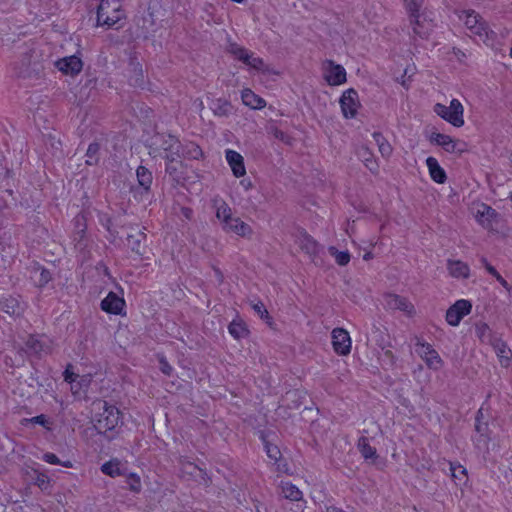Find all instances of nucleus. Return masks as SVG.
<instances>
[{"instance_id": "1", "label": "nucleus", "mask_w": 512, "mask_h": 512, "mask_svg": "<svg viewBox=\"0 0 512 512\" xmlns=\"http://www.w3.org/2000/svg\"><path fill=\"white\" fill-rule=\"evenodd\" d=\"M149 155L153 158L168 159L180 154L181 143L173 135L157 133L149 139Z\"/></svg>"}, {"instance_id": "2", "label": "nucleus", "mask_w": 512, "mask_h": 512, "mask_svg": "<svg viewBox=\"0 0 512 512\" xmlns=\"http://www.w3.org/2000/svg\"><path fill=\"white\" fill-rule=\"evenodd\" d=\"M125 19V12L119 0H101L97 8V26L106 29H119L118 25Z\"/></svg>"}, {"instance_id": "3", "label": "nucleus", "mask_w": 512, "mask_h": 512, "mask_svg": "<svg viewBox=\"0 0 512 512\" xmlns=\"http://www.w3.org/2000/svg\"><path fill=\"white\" fill-rule=\"evenodd\" d=\"M99 413L95 416L94 427L99 433H106L113 430L120 423V411L114 405L106 401L95 403Z\"/></svg>"}, {"instance_id": "4", "label": "nucleus", "mask_w": 512, "mask_h": 512, "mask_svg": "<svg viewBox=\"0 0 512 512\" xmlns=\"http://www.w3.org/2000/svg\"><path fill=\"white\" fill-rule=\"evenodd\" d=\"M35 52L25 53L21 60L15 63V75L23 79L38 78L44 70L43 63L34 55Z\"/></svg>"}, {"instance_id": "5", "label": "nucleus", "mask_w": 512, "mask_h": 512, "mask_svg": "<svg viewBox=\"0 0 512 512\" xmlns=\"http://www.w3.org/2000/svg\"><path fill=\"white\" fill-rule=\"evenodd\" d=\"M433 111L454 127H462L465 123L464 107L458 99H452L449 106L436 103Z\"/></svg>"}, {"instance_id": "6", "label": "nucleus", "mask_w": 512, "mask_h": 512, "mask_svg": "<svg viewBox=\"0 0 512 512\" xmlns=\"http://www.w3.org/2000/svg\"><path fill=\"white\" fill-rule=\"evenodd\" d=\"M472 304L470 301L457 300L446 312V321L451 326H458L464 316L471 312Z\"/></svg>"}, {"instance_id": "7", "label": "nucleus", "mask_w": 512, "mask_h": 512, "mask_svg": "<svg viewBox=\"0 0 512 512\" xmlns=\"http://www.w3.org/2000/svg\"><path fill=\"white\" fill-rule=\"evenodd\" d=\"M339 102L345 118H353L356 116L360 103L358 93L355 89L350 88L344 91Z\"/></svg>"}, {"instance_id": "8", "label": "nucleus", "mask_w": 512, "mask_h": 512, "mask_svg": "<svg viewBox=\"0 0 512 512\" xmlns=\"http://www.w3.org/2000/svg\"><path fill=\"white\" fill-rule=\"evenodd\" d=\"M332 346L334 351L342 356H346L351 352V338L343 328H335L331 332Z\"/></svg>"}, {"instance_id": "9", "label": "nucleus", "mask_w": 512, "mask_h": 512, "mask_svg": "<svg viewBox=\"0 0 512 512\" xmlns=\"http://www.w3.org/2000/svg\"><path fill=\"white\" fill-rule=\"evenodd\" d=\"M324 71V78L329 85L337 86L346 82V71L344 67L336 64L334 61H325Z\"/></svg>"}, {"instance_id": "10", "label": "nucleus", "mask_w": 512, "mask_h": 512, "mask_svg": "<svg viewBox=\"0 0 512 512\" xmlns=\"http://www.w3.org/2000/svg\"><path fill=\"white\" fill-rule=\"evenodd\" d=\"M416 352L426 362L429 368L437 370L441 367L442 360L438 352L433 349L429 343L418 341L416 344Z\"/></svg>"}, {"instance_id": "11", "label": "nucleus", "mask_w": 512, "mask_h": 512, "mask_svg": "<svg viewBox=\"0 0 512 512\" xmlns=\"http://www.w3.org/2000/svg\"><path fill=\"white\" fill-rule=\"evenodd\" d=\"M430 141L438 146H441L446 152L449 153H462L465 151L464 144L458 140L453 139L451 136L442 133H433Z\"/></svg>"}, {"instance_id": "12", "label": "nucleus", "mask_w": 512, "mask_h": 512, "mask_svg": "<svg viewBox=\"0 0 512 512\" xmlns=\"http://www.w3.org/2000/svg\"><path fill=\"white\" fill-rule=\"evenodd\" d=\"M165 172L177 184L184 180V166L181 161V154L172 156L165 160Z\"/></svg>"}, {"instance_id": "13", "label": "nucleus", "mask_w": 512, "mask_h": 512, "mask_svg": "<svg viewBox=\"0 0 512 512\" xmlns=\"http://www.w3.org/2000/svg\"><path fill=\"white\" fill-rule=\"evenodd\" d=\"M410 25L413 33L420 38H426L433 28L432 22L420 13L410 14Z\"/></svg>"}, {"instance_id": "14", "label": "nucleus", "mask_w": 512, "mask_h": 512, "mask_svg": "<svg viewBox=\"0 0 512 512\" xmlns=\"http://www.w3.org/2000/svg\"><path fill=\"white\" fill-rule=\"evenodd\" d=\"M226 162L236 178L244 177L246 167L244 157L237 151L226 149Z\"/></svg>"}, {"instance_id": "15", "label": "nucleus", "mask_w": 512, "mask_h": 512, "mask_svg": "<svg viewBox=\"0 0 512 512\" xmlns=\"http://www.w3.org/2000/svg\"><path fill=\"white\" fill-rule=\"evenodd\" d=\"M465 25L474 35L481 39L488 38V30L486 24L481 21L480 16L474 11L468 12L465 18Z\"/></svg>"}, {"instance_id": "16", "label": "nucleus", "mask_w": 512, "mask_h": 512, "mask_svg": "<svg viewBox=\"0 0 512 512\" xmlns=\"http://www.w3.org/2000/svg\"><path fill=\"white\" fill-rule=\"evenodd\" d=\"M386 306L393 310H400L408 315L414 312V306L405 297L396 294H387L385 296Z\"/></svg>"}, {"instance_id": "17", "label": "nucleus", "mask_w": 512, "mask_h": 512, "mask_svg": "<svg viewBox=\"0 0 512 512\" xmlns=\"http://www.w3.org/2000/svg\"><path fill=\"white\" fill-rule=\"evenodd\" d=\"M124 306V299L119 297L114 292H109L108 295L101 301V309L110 314H121Z\"/></svg>"}, {"instance_id": "18", "label": "nucleus", "mask_w": 512, "mask_h": 512, "mask_svg": "<svg viewBox=\"0 0 512 512\" xmlns=\"http://www.w3.org/2000/svg\"><path fill=\"white\" fill-rule=\"evenodd\" d=\"M27 352L37 356H42L50 352V346L47 339L35 335L29 336L26 341Z\"/></svg>"}, {"instance_id": "19", "label": "nucleus", "mask_w": 512, "mask_h": 512, "mask_svg": "<svg viewBox=\"0 0 512 512\" xmlns=\"http://www.w3.org/2000/svg\"><path fill=\"white\" fill-rule=\"evenodd\" d=\"M58 69L65 74H78L82 70L83 63L81 59L77 56H69L63 59H60L56 63Z\"/></svg>"}, {"instance_id": "20", "label": "nucleus", "mask_w": 512, "mask_h": 512, "mask_svg": "<svg viewBox=\"0 0 512 512\" xmlns=\"http://www.w3.org/2000/svg\"><path fill=\"white\" fill-rule=\"evenodd\" d=\"M498 217V213L492 207L481 204L476 213L477 221L486 229L492 228V221Z\"/></svg>"}, {"instance_id": "21", "label": "nucleus", "mask_w": 512, "mask_h": 512, "mask_svg": "<svg viewBox=\"0 0 512 512\" xmlns=\"http://www.w3.org/2000/svg\"><path fill=\"white\" fill-rule=\"evenodd\" d=\"M30 278L37 287L42 288L51 281L52 276L48 269L35 264L30 269Z\"/></svg>"}, {"instance_id": "22", "label": "nucleus", "mask_w": 512, "mask_h": 512, "mask_svg": "<svg viewBox=\"0 0 512 512\" xmlns=\"http://www.w3.org/2000/svg\"><path fill=\"white\" fill-rule=\"evenodd\" d=\"M226 230L233 231L235 234L247 237L252 234V228L239 218H232L226 215Z\"/></svg>"}, {"instance_id": "23", "label": "nucleus", "mask_w": 512, "mask_h": 512, "mask_svg": "<svg viewBox=\"0 0 512 512\" xmlns=\"http://www.w3.org/2000/svg\"><path fill=\"white\" fill-rule=\"evenodd\" d=\"M447 269L449 274L454 278L466 279L470 275V268L468 264L460 260L449 259L447 261Z\"/></svg>"}, {"instance_id": "24", "label": "nucleus", "mask_w": 512, "mask_h": 512, "mask_svg": "<svg viewBox=\"0 0 512 512\" xmlns=\"http://www.w3.org/2000/svg\"><path fill=\"white\" fill-rule=\"evenodd\" d=\"M426 165L429 169V173L431 178L439 184H442L446 181L447 176L444 169L439 165L438 161L434 157H428L426 159Z\"/></svg>"}, {"instance_id": "25", "label": "nucleus", "mask_w": 512, "mask_h": 512, "mask_svg": "<svg viewBox=\"0 0 512 512\" xmlns=\"http://www.w3.org/2000/svg\"><path fill=\"white\" fill-rule=\"evenodd\" d=\"M241 98L243 103L252 109H262L266 106V101L250 89L243 90Z\"/></svg>"}, {"instance_id": "26", "label": "nucleus", "mask_w": 512, "mask_h": 512, "mask_svg": "<svg viewBox=\"0 0 512 512\" xmlns=\"http://www.w3.org/2000/svg\"><path fill=\"white\" fill-rule=\"evenodd\" d=\"M228 331L230 335L236 340L247 338L249 335V329L242 319L233 320L228 325Z\"/></svg>"}, {"instance_id": "27", "label": "nucleus", "mask_w": 512, "mask_h": 512, "mask_svg": "<svg viewBox=\"0 0 512 512\" xmlns=\"http://www.w3.org/2000/svg\"><path fill=\"white\" fill-rule=\"evenodd\" d=\"M129 66L131 73L129 77L130 84L134 87H142L144 85V73L141 64L132 59Z\"/></svg>"}, {"instance_id": "28", "label": "nucleus", "mask_w": 512, "mask_h": 512, "mask_svg": "<svg viewBox=\"0 0 512 512\" xmlns=\"http://www.w3.org/2000/svg\"><path fill=\"white\" fill-rule=\"evenodd\" d=\"M146 235L139 229H137L136 233L128 234L127 236V245L131 248V250L138 255H143V245L142 242L145 240Z\"/></svg>"}, {"instance_id": "29", "label": "nucleus", "mask_w": 512, "mask_h": 512, "mask_svg": "<svg viewBox=\"0 0 512 512\" xmlns=\"http://www.w3.org/2000/svg\"><path fill=\"white\" fill-rule=\"evenodd\" d=\"M357 448L365 460L374 462L378 457L376 449L370 445L367 437L359 438Z\"/></svg>"}, {"instance_id": "30", "label": "nucleus", "mask_w": 512, "mask_h": 512, "mask_svg": "<svg viewBox=\"0 0 512 512\" xmlns=\"http://www.w3.org/2000/svg\"><path fill=\"white\" fill-rule=\"evenodd\" d=\"M136 177L139 186L148 192L153 182L152 172L144 166H139L136 170Z\"/></svg>"}, {"instance_id": "31", "label": "nucleus", "mask_w": 512, "mask_h": 512, "mask_svg": "<svg viewBox=\"0 0 512 512\" xmlns=\"http://www.w3.org/2000/svg\"><path fill=\"white\" fill-rule=\"evenodd\" d=\"M180 154L181 159H199L202 156V150L197 144L190 142L184 146L181 144Z\"/></svg>"}, {"instance_id": "32", "label": "nucleus", "mask_w": 512, "mask_h": 512, "mask_svg": "<svg viewBox=\"0 0 512 512\" xmlns=\"http://www.w3.org/2000/svg\"><path fill=\"white\" fill-rule=\"evenodd\" d=\"M282 494L286 499L292 501H299L302 498V492L297 486L290 482H282L281 485Z\"/></svg>"}, {"instance_id": "33", "label": "nucleus", "mask_w": 512, "mask_h": 512, "mask_svg": "<svg viewBox=\"0 0 512 512\" xmlns=\"http://www.w3.org/2000/svg\"><path fill=\"white\" fill-rule=\"evenodd\" d=\"M360 157L362 158L365 166L374 174H376L378 172V164L377 162L373 159V154L371 153V151L367 148V147H363L361 150H360Z\"/></svg>"}, {"instance_id": "34", "label": "nucleus", "mask_w": 512, "mask_h": 512, "mask_svg": "<svg viewBox=\"0 0 512 512\" xmlns=\"http://www.w3.org/2000/svg\"><path fill=\"white\" fill-rule=\"evenodd\" d=\"M101 471L111 477L123 475V471L120 469V462L118 460H111L104 463L101 466Z\"/></svg>"}, {"instance_id": "35", "label": "nucleus", "mask_w": 512, "mask_h": 512, "mask_svg": "<svg viewBox=\"0 0 512 512\" xmlns=\"http://www.w3.org/2000/svg\"><path fill=\"white\" fill-rule=\"evenodd\" d=\"M2 309L9 315L18 316L22 313L23 309L16 299H6L2 304Z\"/></svg>"}, {"instance_id": "36", "label": "nucleus", "mask_w": 512, "mask_h": 512, "mask_svg": "<svg viewBox=\"0 0 512 512\" xmlns=\"http://www.w3.org/2000/svg\"><path fill=\"white\" fill-rule=\"evenodd\" d=\"M450 471L452 478L456 481H459V484L466 482L467 471L462 465L450 462Z\"/></svg>"}, {"instance_id": "37", "label": "nucleus", "mask_w": 512, "mask_h": 512, "mask_svg": "<svg viewBox=\"0 0 512 512\" xmlns=\"http://www.w3.org/2000/svg\"><path fill=\"white\" fill-rule=\"evenodd\" d=\"M226 51L231 53L236 59L242 61L243 63L248 60L247 57L249 52L235 43H230L228 46L226 45Z\"/></svg>"}, {"instance_id": "38", "label": "nucleus", "mask_w": 512, "mask_h": 512, "mask_svg": "<svg viewBox=\"0 0 512 512\" xmlns=\"http://www.w3.org/2000/svg\"><path fill=\"white\" fill-rule=\"evenodd\" d=\"M99 151H100V145L96 142L91 143L88 146L87 152H86V164L87 165H95L99 161Z\"/></svg>"}, {"instance_id": "39", "label": "nucleus", "mask_w": 512, "mask_h": 512, "mask_svg": "<svg viewBox=\"0 0 512 512\" xmlns=\"http://www.w3.org/2000/svg\"><path fill=\"white\" fill-rule=\"evenodd\" d=\"M331 256L335 258V261L340 266H345L350 261V254L348 251H338L335 247L331 246L328 249Z\"/></svg>"}, {"instance_id": "40", "label": "nucleus", "mask_w": 512, "mask_h": 512, "mask_svg": "<svg viewBox=\"0 0 512 512\" xmlns=\"http://www.w3.org/2000/svg\"><path fill=\"white\" fill-rule=\"evenodd\" d=\"M495 350L497 355L501 358V362L504 360L506 363L505 365H508L510 358L512 356L511 350L507 347V345L504 342L498 341L495 345Z\"/></svg>"}, {"instance_id": "41", "label": "nucleus", "mask_w": 512, "mask_h": 512, "mask_svg": "<svg viewBox=\"0 0 512 512\" xmlns=\"http://www.w3.org/2000/svg\"><path fill=\"white\" fill-rule=\"evenodd\" d=\"M42 459L52 465H62L66 468H71L73 466L71 461H61L54 453L47 452L43 455Z\"/></svg>"}, {"instance_id": "42", "label": "nucleus", "mask_w": 512, "mask_h": 512, "mask_svg": "<svg viewBox=\"0 0 512 512\" xmlns=\"http://www.w3.org/2000/svg\"><path fill=\"white\" fill-rule=\"evenodd\" d=\"M476 335L482 342H490L491 330L486 323H479L475 327Z\"/></svg>"}, {"instance_id": "43", "label": "nucleus", "mask_w": 512, "mask_h": 512, "mask_svg": "<svg viewBox=\"0 0 512 512\" xmlns=\"http://www.w3.org/2000/svg\"><path fill=\"white\" fill-rule=\"evenodd\" d=\"M127 484L129 489L134 493H139L141 491V480L140 477L135 473H130L127 476Z\"/></svg>"}, {"instance_id": "44", "label": "nucleus", "mask_w": 512, "mask_h": 512, "mask_svg": "<svg viewBox=\"0 0 512 512\" xmlns=\"http://www.w3.org/2000/svg\"><path fill=\"white\" fill-rule=\"evenodd\" d=\"M265 450H266L267 456L271 460H273L275 463H278L281 460V452H280V449L276 445L266 442Z\"/></svg>"}, {"instance_id": "45", "label": "nucleus", "mask_w": 512, "mask_h": 512, "mask_svg": "<svg viewBox=\"0 0 512 512\" xmlns=\"http://www.w3.org/2000/svg\"><path fill=\"white\" fill-rule=\"evenodd\" d=\"M27 423L39 424V425L49 429L48 420H47L46 416L43 414L29 418V419L25 418L22 420V424H27Z\"/></svg>"}, {"instance_id": "46", "label": "nucleus", "mask_w": 512, "mask_h": 512, "mask_svg": "<svg viewBox=\"0 0 512 512\" xmlns=\"http://www.w3.org/2000/svg\"><path fill=\"white\" fill-rule=\"evenodd\" d=\"M35 484L42 490H47L50 487V479L47 475L39 473L35 478Z\"/></svg>"}, {"instance_id": "47", "label": "nucleus", "mask_w": 512, "mask_h": 512, "mask_svg": "<svg viewBox=\"0 0 512 512\" xmlns=\"http://www.w3.org/2000/svg\"><path fill=\"white\" fill-rule=\"evenodd\" d=\"M423 0H405V5L410 14L419 13Z\"/></svg>"}, {"instance_id": "48", "label": "nucleus", "mask_w": 512, "mask_h": 512, "mask_svg": "<svg viewBox=\"0 0 512 512\" xmlns=\"http://www.w3.org/2000/svg\"><path fill=\"white\" fill-rule=\"evenodd\" d=\"M253 309L260 316L261 319H264L268 322V320L270 319V316L262 302H258L256 304H254Z\"/></svg>"}, {"instance_id": "49", "label": "nucleus", "mask_w": 512, "mask_h": 512, "mask_svg": "<svg viewBox=\"0 0 512 512\" xmlns=\"http://www.w3.org/2000/svg\"><path fill=\"white\" fill-rule=\"evenodd\" d=\"M247 58L248 60L245 61V64L254 69L260 70L264 66V62L261 58L253 57L250 53Z\"/></svg>"}, {"instance_id": "50", "label": "nucleus", "mask_w": 512, "mask_h": 512, "mask_svg": "<svg viewBox=\"0 0 512 512\" xmlns=\"http://www.w3.org/2000/svg\"><path fill=\"white\" fill-rule=\"evenodd\" d=\"M378 150L384 158H388L391 156L393 148L388 141H385L378 147Z\"/></svg>"}, {"instance_id": "51", "label": "nucleus", "mask_w": 512, "mask_h": 512, "mask_svg": "<svg viewBox=\"0 0 512 512\" xmlns=\"http://www.w3.org/2000/svg\"><path fill=\"white\" fill-rule=\"evenodd\" d=\"M84 221V217L81 216V215H78L76 218H75V222H76V226H77V234L79 235V237L81 238L85 232V225L83 223Z\"/></svg>"}, {"instance_id": "52", "label": "nucleus", "mask_w": 512, "mask_h": 512, "mask_svg": "<svg viewBox=\"0 0 512 512\" xmlns=\"http://www.w3.org/2000/svg\"><path fill=\"white\" fill-rule=\"evenodd\" d=\"M233 494H234V497L237 501L238 504H242L246 499H245V492L239 488L238 490L237 489H232L231 491Z\"/></svg>"}, {"instance_id": "53", "label": "nucleus", "mask_w": 512, "mask_h": 512, "mask_svg": "<svg viewBox=\"0 0 512 512\" xmlns=\"http://www.w3.org/2000/svg\"><path fill=\"white\" fill-rule=\"evenodd\" d=\"M160 369L166 375H170L172 372V367L164 358L160 359Z\"/></svg>"}, {"instance_id": "54", "label": "nucleus", "mask_w": 512, "mask_h": 512, "mask_svg": "<svg viewBox=\"0 0 512 512\" xmlns=\"http://www.w3.org/2000/svg\"><path fill=\"white\" fill-rule=\"evenodd\" d=\"M481 263L483 264V266L486 268L487 272L492 275V276H495L498 272L497 270L488 263L487 259L485 257H482L480 259Z\"/></svg>"}, {"instance_id": "55", "label": "nucleus", "mask_w": 512, "mask_h": 512, "mask_svg": "<svg viewBox=\"0 0 512 512\" xmlns=\"http://www.w3.org/2000/svg\"><path fill=\"white\" fill-rule=\"evenodd\" d=\"M306 240H307V244H306L307 252L308 253H315L316 249H317V245H316L315 241H313L309 237H306Z\"/></svg>"}, {"instance_id": "56", "label": "nucleus", "mask_w": 512, "mask_h": 512, "mask_svg": "<svg viewBox=\"0 0 512 512\" xmlns=\"http://www.w3.org/2000/svg\"><path fill=\"white\" fill-rule=\"evenodd\" d=\"M372 137L374 139V141L376 142L377 146L379 147L382 143H384L385 141H387L385 139V137L380 133V132H374L372 134Z\"/></svg>"}, {"instance_id": "57", "label": "nucleus", "mask_w": 512, "mask_h": 512, "mask_svg": "<svg viewBox=\"0 0 512 512\" xmlns=\"http://www.w3.org/2000/svg\"><path fill=\"white\" fill-rule=\"evenodd\" d=\"M76 377H77V375L74 374L73 372L69 371L68 369H66L64 371V380L65 381L72 383L73 381L76 380Z\"/></svg>"}, {"instance_id": "58", "label": "nucleus", "mask_w": 512, "mask_h": 512, "mask_svg": "<svg viewBox=\"0 0 512 512\" xmlns=\"http://www.w3.org/2000/svg\"><path fill=\"white\" fill-rule=\"evenodd\" d=\"M240 185L244 188V190H249L250 188H252V182L250 179H247V178H244L242 180H240Z\"/></svg>"}, {"instance_id": "59", "label": "nucleus", "mask_w": 512, "mask_h": 512, "mask_svg": "<svg viewBox=\"0 0 512 512\" xmlns=\"http://www.w3.org/2000/svg\"><path fill=\"white\" fill-rule=\"evenodd\" d=\"M276 464H277V470L279 472H287L288 469H287V464L286 463H282L281 460H280Z\"/></svg>"}, {"instance_id": "60", "label": "nucleus", "mask_w": 512, "mask_h": 512, "mask_svg": "<svg viewBox=\"0 0 512 512\" xmlns=\"http://www.w3.org/2000/svg\"><path fill=\"white\" fill-rule=\"evenodd\" d=\"M494 277L497 279V281H498L502 286H504V287H507V286H508L507 281H506V280H505V279H504V278H503L499 273H497Z\"/></svg>"}, {"instance_id": "61", "label": "nucleus", "mask_w": 512, "mask_h": 512, "mask_svg": "<svg viewBox=\"0 0 512 512\" xmlns=\"http://www.w3.org/2000/svg\"><path fill=\"white\" fill-rule=\"evenodd\" d=\"M326 512H346L338 507L330 506L327 508Z\"/></svg>"}, {"instance_id": "62", "label": "nucleus", "mask_w": 512, "mask_h": 512, "mask_svg": "<svg viewBox=\"0 0 512 512\" xmlns=\"http://www.w3.org/2000/svg\"><path fill=\"white\" fill-rule=\"evenodd\" d=\"M372 258H373V254H372L371 252H366V253L364 254V256H363V259H364L365 261H368V260H370V259H372Z\"/></svg>"}, {"instance_id": "63", "label": "nucleus", "mask_w": 512, "mask_h": 512, "mask_svg": "<svg viewBox=\"0 0 512 512\" xmlns=\"http://www.w3.org/2000/svg\"><path fill=\"white\" fill-rule=\"evenodd\" d=\"M275 136H276L277 138L283 139V137H284V133H283V132H281V131H276Z\"/></svg>"}, {"instance_id": "64", "label": "nucleus", "mask_w": 512, "mask_h": 512, "mask_svg": "<svg viewBox=\"0 0 512 512\" xmlns=\"http://www.w3.org/2000/svg\"><path fill=\"white\" fill-rule=\"evenodd\" d=\"M214 110H215V113H216V114H219V115H222V114H223V111H222L221 106H218V107H217V108H215Z\"/></svg>"}]
</instances>
